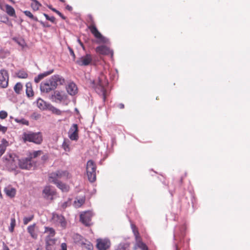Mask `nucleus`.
<instances>
[{
    "instance_id": "1",
    "label": "nucleus",
    "mask_w": 250,
    "mask_h": 250,
    "mask_svg": "<svg viewBox=\"0 0 250 250\" xmlns=\"http://www.w3.org/2000/svg\"><path fill=\"white\" fill-rule=\"evenodd\" d=\"M65 82V80L59 75H54L49 79L42 82L40 85L42 92L48 93L54 90L58 84L62 85Z\"/></svg>"
},
{
    "instance_id": "2",
    "label": "nucleus",
    "mask_w": 250,
    "mask_h": 250,
    "mask_svg": "<svg viewBox=\"0 0 250 250\" xmlns=\"http://www.w3.org/2000/svg\"><path fill=\"white\" fill-rule=\"evenodd\" d=\"M5 167L9 171L16 170L19 166V158L14 153H8L3 158Z\"/></svg>"
},
{
    "instance_id": "3",
    "label": "nucleus",
    "mask_w": 250,
    "mask_h": 250,
    "mask_svg": "<svg viewBox=\"0 0 250 250\" xmlns=\"http://www.w3.org/2000/svg\"><path fill=\"white\" fill-rule=\"evenodd\" d=\"M22 138L24 142H32L36 144H41L43 140L42 133L33 132L31 131L25 132L23 133Z\"/></svg>"
},
{
    "instance_id": "4",
    "label": "nucleus",
    "mask_w": 250,
    "mask_h": 250,
    "mask_svg": "<svg viewBox=\"0 0 250 250\" xmlns=\"http://www.w3.org/2000/svg\"><path fill=\"white\" fill-rule=\"evenodd\" d=\"M93 83L94 86L96 85H95V90L97 92L101 93L103 101L105 102L106 100V91L104 86L107 84V82L104 76L102 75L98 78L97 80L94 81Z\"/></svg>"
},
{
    "instance_id": "5",
    "label": "nucleus",
    "mask_w": 250,
    "mask_h": 250,
    "mask_svg": "<svg viewBox=\"0 0 250 250\" xmlns=\"http://www.w3.org/2000/svg\"><path fill=\"white\" fill-rule=\"evenodd\" d=\"M96 166L92 160H89L86 165V173L89 182L92 183L96 179Z\"/></svg>"
},
{
    "instance_id": "6",
    "label": "nucleus",
    "mask_w": 250,
    "mask_h": 250,
    "mask_svg": "<svg viewBox=\"0 0 250 250\" xmlns=\"http://www.w3.org/2000/svg\"><path fill=\"white\" fill-rule=\"evenodd\" d=\"M71 176L69 172L66 170H58L56 172H52L50 174L49 176V181L51 183H57L59 179L64 178L69 179Z\"/></svg>"
},
{
    "instance_id": "7",
    "label": "nucleus",
    "mask_w": 250,
    "mask_h": 250,
    "mask_svg": "<svg viewBox=\"0 0 250 250\" xmlns=\"http://www.w3.org/2000/svg\"><path fill=\"white\" fill-rule=\"evenodd\" d=\"M93 214L91 211H87L82 213L80 216V221L85 226L89 227L92 225L91 218Z\"/></svg>"
},
{
    "instance_id": "8",
    "label": "nucleus",
    "mask_w": 250,
    "mask_h": 250,
    "mask_svg": "<svg viewBox=\"0 0 250 250\" xmlns=\"http://www.w3.org/2000/svg\"><path fill=\"white\" fill-rule=\"evenodd\" d=\"M9 75L7 71L4 69L0 70V87L6 88L8 85Z\"/></svg>"
},
{
    "instance_id": "9",
    "label": "nucleus",
    "mask_w": 250,
    "mask_h": 250,
    "mask_svg": "<svg viewBox=\"0 0 250 250\" xmlns=\"http://www.w3.org/2000/svg\"><path fill=\"white\" fill-rule=\"evenodd\" d=\"M92 57L90 54H87L82 56L76 61V63L80 66H87L91 64Z\"/></svg>"
},
{
    "instance_id": "10",
    "label": "nucleus",
    "mask_w": 250,
    "mask_h": 250,
    "mask_svg": "<svg viewBox=\"0 0 250 250\" xmlns=\"http://www.w3.org/2000/svg\"><path fill=\"white\" fill-rule=\"evenodd\" d=\"M33 166L32 160L29 157L19 159V167L21 169H30Z\"/></svg>"
},
{
    "instance_id": "11",
    "label": "nucleus",
    "mask_w": 250,
    "mask_h": 250,
    "mask_svg": "<svg viewBox=\"0 0 250 250\" xmlns=\"http://www.w3.org/2000/svg\"><path fill=\"white\" fill-rule=\"evenodd\" d=\"M110 242L107 239H98L96 247L98 250H107L110 247Z\"/></svg>"
},
{
    "instance_id": "12",
    "label": "nucleus",
    "mask_w": 250,
    "mask_h": 250,
    "mask_svg": "<svg viewBox=\"0 0 250 250\" xmlns=\"http://www.w3.org/2000/svg\"><path fill=\"white\" fill-rule=\"evenodd\" d=\"M56 192L50 186H46L43 191L42 195L44 198L52 200L53 196L55 195Z\"/></svg>"
},
{
    "instance_id": "13",
    "label": "nucleus",
    "mask_w": 250,
    "mask_h": 250,
    "mask_svg": "<svg viewBox=\"0 0 250 250\" xmlns=\"http://www.w3.org/2000/svg\"><path fill=\"white\" fill-rule=\"evenodd\" d=\"M96 52L101 55H110L111 57L113 55L112 50L106 45H102L97 47L95 49Z\"/></svg>"
},
{
    "instance_id": "14",
    "label": "nucleus",
    "mask_w": 250,
    "mask_h": 250,
    "mask_svg": "<svg viewBox=\"0 0 250 250\" xmlns=\"http://www.w3.org/2000/svg\"><path fill=\"white\" fill-rule=\"evenodd\" d=\"M27 230L33 239H37L39 233V230L35 223L29 226L27 228Z\"/></svg>"
},
{
    "instance_id": "15",
    "label": "nucleus",
    "mask_w": 250,
    "mask_h": 250,
    "mask_svg": "<svg viewBox=\"0 0 250 250\" xmlns=\"http://www.w3.org/2000/svg\"><path fill=\"white\" fill-rule=\"evenodd\" d=\"M133 232L135 236L136 242L134 249L136 250H137V247H143L142 246L144 247V243L142 241V239L140 235L138 230L135 227L133 229Z\"/></svg>"
},
{
    "instance_id": "16",
    "label": "nucleus",
    "mask_w": 250,
    "mask_h": 250,
    "mask_svg": "<svg viewBox=\"0 0 250 250\" xmlns=\"http://www.w3.org/2000/svg\"><path fill=\"white\" fill-rule=\"evenodd\" d=\"M78 126L77 124H73L69 131V137L71 140H77L78 139Z\"/></svg>"
},
{
    "instance_id": "17",
    "label": "nucleus",
    "mask_w": 250,
    "mask_h": 250,
    "mask_svg": "<svg viewBox=\"0 0 250 250\" xmlns=\"http://www.w3.org/2000/svg\"><path fill=\"white\" fill-rule=\"evenodd\" d=\"M52 219L56 223L60 224L62 228H65L66 222L63 216L57 214H53Z\"/></svg>"
},
{
    "instance_id": "18",
    "label": "nucleus",
    "mask_w": 250,
    "mask_h": 250,
    "mask_svg": "<svg viewBox=\"0 0 250 250\" xmlns=\"http://www.w3.org/2000/svg\"><path fill=\"white\" fill-rule=\"evenodd\" d=\"M52 99L56 102H61L66 99V95L62 91H55L52 95Z\"/></svg>"
},
{
    "instance_id": "19",
    "label": "nucleus",
    "mask_w": 250,
    "mask_h": 250,
    "mask_svg": "<svg viewBox=\"0 0 250 250\" xmlns=\"http://www.w3.org/2000/svg\"><path fill=\"white\" fill-rule=\"evenodd\" d=\"M88 28L96 38L101 40L102 42H104V38L98 31L96 25L91 27H88Z\"/></svg>"
},
{
    "instance_id": "20",
    "label": "nucleus",
    "mask_w": 250,
    "mask_h": 250,
    "mask_svg": "<svg viewBox=\"0 0 250 250\" xmlns=\"http://www.w3.org/2000/svg\"><path fill=\"white\" fill-rule=\"evenodd\" d=\"M67 92L71 95H75L77 93V87L74 83H69L66 86Z\"/></svg>"
},
{
    "instance_id": "21",
    "label": "nucleus",
    "mask_w": 250,
    "mask_h": 250,
    "mask_svg": "<svg viewBox=\"0 0 250 250\" xmlns=\"http://www.w3.org/2000/svg\"><path fill=\"white\" fill-rule=\"evenodd\" d=\"M56 240L55 239L47 237L45 239V247L46 250H52V247L55 245Z\"/></svg>"
},
{
    "instance_id": "22",
    "label": "nucleus",
    "mask_w": 250,
    "mask_h": 250,
    "mask_svg": "<svg viewBox=\"0 0 250 250\" xmlns=\"http://www.w3.org/2000/svg\"><path fill=\"white\" fill-rule=\"evenodd\" d=\"M8 146V142L6 139H2L0 143V157L5 152L6 148Z\"/></svg>"
},
{
    "instance_id": "23",
    "label": "nucleus",
    "mask_w": 250,
    "mask_h": 250,
    "mask_svg": "<svg viewBox=\"0 0 250 250\" xmlns=\"http://www.w3.org/2000/svg\"><path fill=\"white\" fill-rule=\"evenodd\" d=\"M37 104L38 107L42 110L48 109L50 104H47L46 102L39 98L37 100Z\"/></svg>"
},
{
    "instance_id": "24",
    "label": "nucleus",
    "mask_w": 250,
    "mask_h": 250,
    "mask_svg": "<svg viewBox=\"0 0 250 250\" xmlns=\"http://www.w3.org/2000/svg\"><path fill=\"white\" fill-rule=\"evenodd\" d=\"M56 184L58 188H59L63 192H67L69 190V187L61 182L57 181V183H53Z\"/></svg>"
},
{
    "instance_id": "25",
    "label": "nucleus",
    "mask_w": 250,
    "mask_h": 250,
    "mask_svg": "<svg viewBox=\"0 0 250 250\" xmlns=\"http://www.w3.org/2000/svg\"><path fill=\"white\" fill-rule=\"evenodd\" d=\"M5 7V11L9 16L14 17H16L15 10L12 6L8 4H6Z\"/></svg>"
},
{
    "instance_id": "26",
    "label": "nucleus",
    "mask_w": 250,
    "mask_h": 250,
    "mask_svg": "<svg viewBox=\"0 0 250 250\" xmlns=\"http://www.w3.org/2000/svg\"><path fill=\"white\" fill-rule=\"evenodd\" d=\"M26 94L28 97H31L34 96V92L31 83L29 82L26 84Z\"/></svg>"
},
{
    "instance_id": "27",
    "label": "nucleus",
    "mask_w": 250,
    "mask_h": 250,
    "mask_svg": "<svg viewBox=\"0 0 250 250\" xmlns=\"http://www.w3.org/2000/svg\"><path fill=\"white\" fill-rule=\"evenodd\" d=\"M85 202V197L76 198L74 202V206L75 208H78L81 207Z\"/></svg>"
},
{
    "instance_id": "28",
    "label": "nucleus",
    "mask_w": 250,
    "mask_h": 250,
    "mask_svg": "<svg viewBox=\"0 0 250 250\" xmlns=\"http://www.w3.org/2000/svg\"><path fill=\"white\" fill-rule=\"evenodd\" d=\"M13 40L15 41L22 48H24L26 46V44L24 40L22 38H13Z\"/></svg>"
},
{
    "instance_id": "29",
    "label": "nucleus",
    "mask_w": 250,
    "mask_h": 250,
    "mask_svg": "<svg viewBox=\"0 0 250 250\" xmlns=\"http://www.w3.org/2000/svg\"><path fill=\"white\" fill-rule=\"evenodd\" d=\"M4 191L6 195L10 197H13L15 196L16 191L13 188H6L4 189Z\"/></svg>"
},
{
    "instance_id": "30",
    "label": "nucleus",
    "mask_w": 250,
    "mask_h": 250,
    "mask_svg": "<svg viewBox=\"0 0 250 250\" xmlns=\"http://www.w3.org/2000/svg\"><path fill=\"white\" fill-rule=\"evenodd\" d=\"M16 76L20 79H26L28 76V74L26 71L21 69L18 71L16 73Z\"/></svg>"
},
{
    "instance_id": "31",
    "label": "nucleus",
    "mask_w": 250,
    "mask_h": 250,
    "mask_svg": "<svg viewBox=\"0 0 250 250\" xmlns=\"http://www.w3.org/2000/svg\"><path fill=\"white\" fill-rule=\"evenodd\" d=\"M53 72V70L49 72H45L43 74H40L38 76V77L35 78L34 81L36 83H38L41 80H42L44 77L47 76L48 75L50 74Z\"/></svg>"
},
{
    "instance_id": "32",
    "label": "nucleus",
    "mask_w": 250,
    "mask_h": 250,
    "mask_svg": "<svg viewBox=\"0 0 250 250\" xmlns=\"http://www.w3.org/2000/svg\"><path fill=\"white\" fill-rule=\"evenodd\" d=\"M22 84L21 83L19 82L17 83L14 87V90L17 94H21L22 90Z\"/></svg>"
},
{
    "instance_id": "33",
    "label": "nucleus",
    "mask_w": 250,
    "mask_h": 250,
    "mask_svg": "<svg viewBox=\"0 0 250 250\" xmlns=\"http://www.w3.org/2000/svg\"><path fill=\"white\" fill-rule=\"evenodd\" d=\"M49 110L51 111L52 113L54 114H55L58 115H60L62 114V112L59 110V109L56 108L55 107L53 106L51 104H50L49 106V107L48 108Z\"/></svg>"
},
{
    "instance_id": "34",
    "label": "nucleus",
    "mask_w": 250,
    "mask_h": 250,
    "mask_svg": "<svg viewBox=\"0 0 250 250\" xmlns=\"http://www.w3.org/2000/svg\"><path fill=\"white\" fill-rule=\"evenodd\" d=\"M44 233H48L49 234L48 237L50 238L53 237L55 234V230L53 228L49 227H45Z\"/></svg>"
},
{
    "instance_id": "35",
    "label": "nucleus",
    "mask_w": 250,
    "mask_h": 250,
    "mask_svg": "<svg viewBox=\"0 0 250 250\" xmlns=\"http://www.w3.org/2000/svg\"><path fill=\"white\" fill-rule=\"evenodd\" d=\"M87 18V21L88 24V27L96 25L94 19L92 15H89Z\"/></svg>"
},
{
    "instance_id": "36",
    "label": "nucleus",
    "mask_w": 250,
    "mask_h": 250,
    "mask_svg": "<svg viewBox=\"0 0 250 250\" xmlns=\"http://www.w3.org/2000/svg\"><path fill=\"white\" fill-rule=\"evenodd\" d=\"M23 13L25 14V16L29 17L32 20H33L34 21H38V19L36 17H34V15L31 13V12L29 11L26 10L23 11Z\"/></svg>"
},
{
    "instance_id": "37",
    "label": "nucleus",
    "mask_w": 250,
    "mask_h": 250,
    "mask_svg": "<svg viewBox=\"0 0 250 250\" xmlns=\"http://www.w3.org/2000/svg\"><path fill=\"white\" fill-rule=\"evenodd\" d=\"M42 153V151L41 150L35 151L32 153H30L29 155V157L32 159L33 158H35L38 156L41 155Z\"/></svg>"
},
{
    "instance_id": "38",
    "label": "nucleus",
    "mask_w": 250,
    "mask_h": 250,
    "mask_svg": "<svg viewBox=\"0 0 250 250\" xmlns=\"http://www.w3.org/2000/svg\"><path fill=\"white\" fill-rule=\"evenodd\" d=\"M15 226H16V220L14 217L11 218V222H10V227L9 228V231L11 232H13Z\"/></svg>"
},
{
    "instance_id": "39",
    "label": "nucleus",
    "mask_w": 250,
    "mask_h": 250,
    "mask_svg": "<svg viewBox=\"0 0 250 250\" xmlns=\"http://www.w3.org/2000/svg\"><path fill=\"white\" fill-rule=\"evenodd\" d=\"M34 217V215H31L29 217H24L23 219L24 225H27L29 222L31 221Z\"/></svg>"
},
{
    "instance_id": "40",
    "label": "nucleus",
    "mask_w": 250,
    "mask_h": 250,
    "mask_svg": "<svg viewBox=\"0 0 250 250\" xmlns=\"http://www.w3.org/2000/svg\"><path fill=\"white\" fill-rule=\"evenodd\" d=\"M15 121L18 123H20V124H21L22 125H29V122L24 119H16L15 120Z\"/></svg>"
},
{
    "instance_id": "41",
    "label": "nucleus",
    "mask_w": 250,
    "mask_h": 250,
    "mask_svg": "<svg viewBox=\"0 0 250 250\" xmlns=\"http://www.w3.org/2000/svg\"><path fill=\"white\" fill-rule=\"evenodd\" d=\"M43 16L45 17L47 20H48L52 23H56V19L54 16L49 17L47 14L44 13Z\"/></svg>"
},
{
    "instance_id": "42",
    "label": "nucleus",
    "mask_w": 250,
    "mask_h": 250,
    "mask_svg": "<svg viewBox=\"0 0 250 250\" xmlns=\"http://www.w3.org/2000/svg\"><path fill=\"white\" fill-rule=\"evenodd\" d=\"M62 147L65 151H69V144L68 142L64 141L62 145Z\"/></svg>"
},
{
    "instance_id": "43",
    "label": "nucleus",
    "mask_w": 250,
    "mask_h": 250,
    "mask_svg": "<svg viewBox=\"0 0 250 250\" xmlns=\"http://www.w3.org/2000/svg\"><path fill=\"white\" fill-rule=\"evenodd\" d=\"M8 116V114L6 111L4 110H1L0 111V118L1 119H5L7 118Z\"/></svg>"
},
{
    "instance_id": "44",
    "label": "nucleus",
    "mask_w": 250,
    "mask_h": 250,
    "mask_svg": "<svg viewBox=\"0 0 250 250\" xmlns=\"http://www.w3.org/2000/svg\"><path fill=\"white\" fill-rule=\"evenodd\" d=\"M52 10L57 13L59 16H60L62 19L65 20V17H64L60 11L56 9H52Z\"/></svg>"
},
{
    "instance_id": "45",
    "label": "nucleus",
    "mask_w": 250,
    "mask_h": 250,
    "mask_svg": "<svg viewBox=\"0 0 250 250\" xmlns=\"http://www.w3.org/2000/svg\"><path fill=\"white\" fill-rule=\"evenodd\" d=\"M70 201L65 202L63 203L62 204V208L63 209H65L67 207L70 206Z\"/></svg>"
},
{
    "instance_id": "46",
    "label": "nucleus",
    "mask_w": 250,
    "mask_h": 250,
    "mask_svg": "<svg viewBox=\"0 0 250 250\" xmlns=\"http://www.w3.org/2000/svg\"><path fill=\"white\" fill-rule=\"evenodd\" d=\"M59 250H67V245L65 243H62L61 249Z\"/></svg>"
},
{
    "instance_id": "47",
    "label": "nucleus",
    "mask_w": 250,
    "mask_h": 250,
    "mask_svg": "<svg viewBox=\"0 0 250 250\" xmlns=\"http://www.w3.org/2000/svg\"><path fill=\"white\" fill-rule=\"evenodd\" d=\"M7 127L2 126L1 125H0V131L4 133L7 131Z\"/></svg>"
},
{
    "instance_id": "48",
    "label": "nucleus",
    "mask_w": 250,
    "mask_h": 250,
    "mask_svg": "<svg viewBox=\"0 0 250 250\" xmlns=\"http://www.w3.org/2000/svg\"><path fill=\"white\" fill-rule=\"evenodd\" d=\"M144 247L142 246L143 247H137V249H140L141 250H148V248L147 246L146 245L145 243H144Z\"/></svg>"
},
{
    "instance_id": "49",
    "label": "nucleus",
    "mask_w": 250,
    "mask_h": 250,
    "mask_svg": "<svg viewBox=\"0 0 250 250\" xmlns=\"http://www.w3.org/2000/svg\"><path fill=\"white\" fill-rule=\"evenodd\" d=\"M39 21L43 27H50V25L49 24H48L47 23H44V22H42V21Z\"/></svg>"
},
{
    "instance_id": "50",
    "label": "nucleus",
    "mask_w": 250,
    "mask_h": 250,
    "mask_svg": "<svg viewBox=\"0 0 250 250\" xmlns=\"http://www.w3.org/2000/svg\"><path fill=\"white\" fill-rule=\"evenodd\" d=\"M117 106L120 109H123L125 107L124 104L122 103L118 104Z\"/></svg>"
},
{
    "instance_id": "51",
    "label": "nucleus",
    "mask_w": 250,
    "mask_h": 250,
    "mask_svg": "<svg viewBox=\"0 0 250 250\" xmlns=\"http://www.w3.org/2000/svg\"><path fill=\"white\" fill-rule=\"evenodd\" d=\"M3 250H10L8 246L5 245L4 243L3 244Z\"/></svg>"
},
{
    "instance_id": "52",
    "label": "nucleus",
    "mask_w": 250,
    "mask_h": 250,
    "mask_svg": "<svg viewBox=\"0 0 250 250\" xmlns=\"http://www.w3.org/2000/svg\"><path fill=\"white\" fill-rule=\"evenodd\" d=\"M69 51H70V54L72 56L75 57V54H74V52L73 50L71 48H69Z\"/></svg>"
},
{
    "instance_id": "53",
    "label": "nucleus",
    "mask_w": 250,
    "mask_h": 250,
    "mask_svg": "<svg viewBox=\"0 0 250 250\" xmlns=\"http://www.w3.org/2000/svg\"><path fill=\"white\" fill-rule=\"evenodd\" d=\"M92 248H93V246L90 243L88 245V249L89 250H91L92 249Z\"/></svg>"
},
{
    "instance_id": "54",
    "label": "nucleus",
    "mask_w": 250,
    "mask_h": 250,
    "mask_svg": "<svg viewBox=\"0 0 250 250\" xmlns=\"http://www.w3.org/2000/svg\"><path fill=\"white\" fill-rule=\"evenodd\" d=\"M66 8L69 11H71L72 10V7L69 5H67Z\"/></svg>"
},
{
    "instance_id": "55",
    "label": "nucleus",
    "mask_w": 250,
    "mask_h": 250,
    "mask_svg": "<svg viewBox=\"0 0 250 250\" xmlns=\"http://www.w3.org/2000/svg\"><path fill=\"white\" fill-rule=\"evenodd\" d=\"M47 158H48V156H47V155H43V156L42 157V160H46Z\"/></svg>"
},
{
    "instance_id": "56",
    "label": "nucleus",
    "mask_w": 250,
    "mask_h": 250,
    "mask_svg": "<svg viewBox=\"0 0 250 250\" xmlns=\"http://www.w3.org/2000/svg\"><path fill=\"white\" fill-rule=\"evenodd\" d=\"M79 42L81 46H83V43L81 42L80 40H79Z\"/></svg>"
},
{
    "instance_id": "57",
    "label": "nucleus",
    "mask_w": 250,
    "mask_h": 250,
    "mask_svg": "<svg viewBox=\"0 0 250 250\" xmlns=\"http://www.w3.org/2000/svg\"><path fill=\"white\" fill-rule=\"evenodd\" d=\"M48 8L51 9L52 10V9H54V8H53L51 6H48Z\"/></svg>"
},
{
    "instance_id": "58",
    "label": "nucleus",
    "mask_w": 250,
    "mask_h": 250,
    "mask_svg": "<svg viewBox=\"0 0 250 250\" xmlns=\"http://www.w3.org/2000/svg\"><path fill=\"white\" fill-rule=\"evenodd\" d=\"M60 1L62 2H63V3L65 2V0H60Z\"/></svg>"
},
{
    "instance_id": "59",
    "label": "nucleus",
    "mask_w": 250,
    "mask_h": 250,
    "mask_svg": "<svg viewBox=\"0 0 250 250\" xmlns=\"http://www.w3.org/2000/svg\"><path fill=\"white\" fill-rule=\"evenodd\" d=\"M81 46L83 47V49H84V45H83V46Z\"/></svg>"
},
{
    "instance_id": "60",
    "label": "nucleus",
    "mask_w": 250,
    "mask_h": 250,
    "mask_svg": "<svg viewBox=\"0 0 250 250\" xmlns=\"http://www.w3.org/2000/svg\"><path fill=\"white\" fill-rule=\"evenodd\" d=\"M36 250H42L40 249L39 248H38Z\"/></svg>"
},
{
    "instance_id": "61",
    "label": "nucleus",
    "mask_w": 250,
    "mask_h": 250,
    "mask_svg": "<svg viewBox=\"0 0 250 250\" xmlns=\"http://www.w3.org/2000/svg\"><path fill=\"white\" fill-rule=\"evenodd\" d=\"M11 2H13L12 0H9Z\"/></svg>"
}]
</instances>
